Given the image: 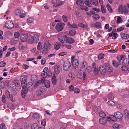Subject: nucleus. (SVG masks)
<instances>
[{"label": "nucleus", "instance_id": "36", "mask_svg": "<svg viewBox=\"0 0 129 129\" xmlns=\"http://www.w3.org/2000/svg\"><path fill=\"white\" fill-rule=\"evenodd\" d=\"M108 105L111 106H114L115 105V103L112 101H109L108 102Z\"/></svg>", "mask_w": 129, "mask_h": 129}, {"label": "nucleus", "instance_id": "5", "mask_svg": "<svg viewBox=\"0 0 129 129\" xmlns=\"http://www.w3.org/2000/svg\"><path fill=\"white\" fill-rule=\"evenodd\" d=\"M106 71L109 72H111L113 71L112 68L108 63H104Z\"/></svg>", "mask_w": 129, "mask_h": 129}, {"label": "nucleus", "instance_id": "20", "mask_svg": "<svg viewBox=\"0 0 129 129\" xmlns=\"http://www.w3.org/2000/svg\"><path fill=\"white\" fill-rule=\"evenodd\" d=\"M99 121L100 123L105 124L106 123L107 120L106 119L101 118L99 119Z\"/></svg>", "mask_w": 129, "mask_h": 129}, {"label": "nucleus", "instance_id": "33", "mask_svg": "<svg viewBox=\"0 0 129 129\" xmlns=\"http://www.w3.org/2000/svg\"><path fill=\"white\" fill-rule=\"evenodd\" d=\"M92 17L94 20H96L98 19L100 17L99 15L97 14H95V13L93 14Z\"/></svg>", "mask_w": 129, "mask_h": 129}, {"label": "nucleus", "instance_id": "42", "mask_svg": "<svg viewBox=\"0 0 129 129\" xmlns=\"http://www.w3.org/2000/svg\"><path fill=\"white\" fill-rule=\"evenodd\" d=\"M94 26L98 28H100L101 27V24L99 22H96Z\"/></svg>", "mask_w": 129, "mask_h": 129}, {"label": "nucleus", "instance_id": "61", "mask_svg": "<svg viewBox=\"0 0 129 129\" xmlns=\"http://www.w3.org/2000/svg\"><path fill=\"white\" fill-rule=\"evenodd\" d=\"M46 123V120L45 119L42 120L41 121V124L44 126H45Z\"/></svg>", "mask_w": 129, "mask_h": 129}, {"label": "nucleus", "instance_id": "51", "mask_svg": "<svg viewBox=\"0 0 129 129\" xmlns=\"http://www.w3.org/2000/svg\"><path fill=\"white\" fill-rule=\"evenodd\" d=\"M19 48L20 49L23 50L24 49V47L21 43H20L19 45Z\"/></svg>", "mask_w": 129, "mask_h": 129}, {"label": "nucleus", "instance_id": "35", "mask_svg": "<svg viewBox=\"0 0 129 129\" xmlns=\"http://www.w3.org/2000/svg\"><path fill=\"white\" fill-rule=\"evenodd\" d=\"M91 2L93 5L97 6L98 5V0H91Z\"/></svg>", "mask_w": 129, "mask_h": 129}, {"label": "nucleus", "instance_id": "10", "mask_svg": "<svg viewBox=\"0 0 129 129\" xmlns=\"http://www.w3.org/2000/svg\"><path fill=\"white\" fill-rule=\"evenodd\" d=\"M65 37H66L65 41L66 43L71 44L74 42V40L73 39L71 38L68 37L66 36Z\"/></svg>", "mask_w": 129, "mask_h": 129}, {"label": "nucleus", "instance_id": "58", "mask_svg": "<svg viewBox=\"0 0 129 129\" xmlns=\"http://www.w3.org/2000/svg\"><path fill=\"white\" fill-rule=\"evenodd\" d=\"M123 7H122V5H120L118 8V10L120 12L123 13Z\"/></svg>", "mask_w": 129, "mask_h": 129}, {"label": "nucleus", "instance_id": "60", "mask_svg": "<svg viewBox=\"0 0 129 129\" xmlns=\"http://www.w3.org/2000/svg\"><path fill=\"white\" fill-rule=\"evenodd\" d=\"M62 18L64 22H66L68 21V18L65 15H63L62 16Z\"/></svg>", "mask_w": 129, "mask_h": 129}, {"label": "nucleus", "instance_id": "32", "mask_svg": "<svg viewBox=\"0 0 129 129\" xmlns=\"http://www.w3.org/2000/svg\"><path fill=\"white\" fill-rule=\"evenodd\" d=\"M85 71L86 72L90 73L92 72V69L90 67L88 66L86 68Z\"/></svg>", "mask_w": 129, "mask_h": 129}, {"label": "nucleus", "instance_id": "37", "mask_svg": "<svg viewBox=\"0 0 129 129\" xmlns=\"http://www.w3.org/2000/svg\"><path fill=\"white\" fill-rule=\"evenodd\" d=\"M87 66V63L86 62L84 61H83L81 64V68H84L85 67Z\"/></svg>", "mask_w": 129, "mask_h": 129}, {"label": "nucleus", "instance_id": "52", "mask_svg": "<svg viewBox=\"0 0 129 129\" xmlns=\"http://www.w3.org/2000/svg\"><path fill=\"white\" fill-rule=\"evenodd\" d=\"M108 98L110 100H112L114 98V96L112 95V93H109L108 96Z\"/></svg>", "mask_w": 129, "mask_h": 129}, {"label": "nucleus", "instance_id": "9", "mask_svg": "<svg viewBox=\"0 0 129 129\" xmlns=\"http://www.w3.org/2000/svg\"><path fill=\"white\" fill-rule=\"evenodd\" d=\"M33 84L32 83L30 82L28 83L26 86H25L24 89L26 90H29L31 91L33 88Z\"/></svg>", "mask_w": 129, "mask_h": 129}, {"label": "nucleus", "instance_id": "62", "mask_svg": "<svg viewBox=\"0 0 129 129\" xmlns=\"http://www.w3.org/2000/svg\"><path fill=\"white\" fill-rule=\"evenodd\" d=\"M124 114L125 116H129V112L126 109L124 110Z\"/></svg>", "mask_w": 129, "mask_h": 129}, {"label": "nucleus", "instance_id": "27", "mask_svg": "<svg viewBox=\"0 0 129 129\" xmlns=\"http://www.w3.org/2000/svg\"><path fill=\"white\" fill-rule=\"evenodd\" d=\"M45 86L47 88H49L50 87V82L48 80L45 81L44 82Z\"/></svg>", "mask_w": 129, "mask_h": 129}, {"label": "nucleus", "instance_id": "46", "mask_svg": "<svg viewBox=\"0 0 129 129\" xmlns=\"http://www.w3.org/2000/svg\"><path fill=\"white\" fill-rule=\"evenodd\" d=\"M33 117L35 119H38L40 117V116L39 114L37 113L34 114L33 116Z\"/></svg>", "mask_w": 129, "mask_h": 129}, {"label": "nucleus", "instance_id": "39", "mask_svg": "<svg viewBox=\"0 0 129 129\" xmlns=\"http://www.w3.org/2000/svg\"><path fill=\"white\" fill-rule=\"evenodd\" d=\"M121 69L123 71H126L129 70V68L125 66H123L121 68Z\"/></svg>", "mask_w": 129, "mask_h": 129}, {"label": "nucleus", "instance_id": "15", "mask_svg": "<svg viewBox=\"0 0 129 129\" xmlns=\"http://www.w3.org/2000/svg\"><path fill=\"white\" fill-rule=\"evenodd\" d=\"M67 54V52H61L58 54V55H56L55 54L53 53L51 54L48 56H63Z\"/></svg>", "mask_w": 129, "mask_h": 129}, {"label": "nucleus", "instance_id": "50", "mask_svg": "<svg viewBox=\"0 0 129 129\" xmlns=\"http://www.w3.org/2000/svg\"><path fill=\"white\" fill-rule=\"evenodd\" d=\"M34 37V41L35 43H37V42L38 41L39 39V37L38 35H36Z\"/></svg>", "mask_w": 129, "mask_h": 129}, {"label": "nucleus", "instance_id": "11", "mask_svg": "<svg viewBox=\"0 0 129 129\" xmlns=\"http://www.w3.org/2000/svg\"><path fill=\"white\" fill-rule=\"evenodd\" d=\"M78 78L79 79H81L82 78L83 80H84L86 78V74L85 72H83V74H79L77 76Z\"/></svg>", "mask_w": 129, "mask_h": 129}, {"label": "nucleus", "instance_id": "24", "mask_svg": "<svg viewBox=\"0 0 129 129\" xmlns=\"http://www.w3.org/2000/svg\"><path fill=\"white\" fill-rule=\"evenodd\" d=\"M53 85H55L56 83L57 79L56 77L55 76H54L52 77L51 79Z\"/></svg>", "mask_w": 129, "mask_h": 129}, {"label": "nucleus", "instance_id": "8", "mask_svg": "<svg viewBox=\"0 0 129 129\" xmlns=\"http://www.w3.org/2000/svg\"><path fill=\"white\" fill-rule=\"evenodd\" d=\"M27 79V77L25 75H22L20 77V80L21 81V84L23 87V86H22V84H25L26 83V80Z\"/></svg>", "mask_w": 129, "mask_h": 129}, {"label": "nucleus", "instance_id": "45", "mask_svg": "<svg viewBox=\"0 0 129 129\" xmlns=\"http://www.w3.org/2000/svg\"><path fill=\"white\" fill-rule=\"evenodd\" d=\"M76 33L75 30H71L69 31V34L71 36H73L75 35Z\"/></svg>", "mask_w": 129, "mask_h": 129}, {"label": "nucleus", "instance_id": "41", "mask_svg": "<svg viewBox=\"0 0 129 129\" xmlns=\"http://www.w3.org/2000/svg\"><path fill=\"white\" fill-rule=\"evenodd\" d=\"M106 7L110 12L111 13L112 12V9L109 5H106Z\"/></svg>", "mask_w": 129, "mask_h": 129}, {"label": "nucleus", "instance_id": "34", "mask_svg": "<svg viewBox=\"0 0 129 129\" xmlns=\"http://www.w3.org/2000/svg\"><path fill=\"white\" fill-rule=\"evenodd\" d=\"M123 13H127L129 10V7H127L126 6H124L123 7Z\"/></svg>", "mask_w": 129, "mask_h": 129}, {"label": "nucleus", "instance_id": "14", "mask_svg": "<svg viewBox=\"0 0 129 129\" xmlns=\"http://www.w3.org/2000/svg\"><path fill=\"white\" fill-rule=\"evenodd\" d=\"M54 71L56 74H58L59 73L60 71V68L59 65H57L55 66Z\"/></svg>", "mask_w": 129, "mask_h": 129}, {"label": "nucleus", "instance_id": "48", "mask_svg": "<svg viewBox=\"0 0 129 129\" xmlns=\"http://www.w3.org/2000/svg\"><path fill=\"white\" fill-rule=\"evenodd\" d=\"M120 125L117 123H115L113 125L112 127L114 128H120Z\"/></svg>", "mask_w": 129, "mask_h": 129}, {"label": "nucleus", "instance_id": "54", "mask_svg": "<svg viewBox=\"0 0 129 129\" xmlns=\"http://www.w3.org/2000/svg\"><path fill=\"white\" fill-rule=\"evenodd\" d=\"M112 33L113 35L112 38L113 39L115 40L116 39L118 36V35L117 33L112 32Z\"/></svg>", "mask_w": 129, "mask_h": 129}, {"label": "nucleus", "instance_id": "64", "mask_svg": "<svg viewBox=\"0 0 129 129\" xmlns=\"http://www.w3.org/2000/svg\"><path fill=\"white\" fill-rule=\"evenodd\" d=\"M46 73H47V76L49 77H50L51 76L52 72L51 71H47Z\"/></svg>", "mask_w": 129, "mask_h": 129}, {"label": "nucleus", "instance_id": "56", "mask_svg": "<svg viewBox=\"0 0 129 129\" xmlns=\"http://www.w3.org/2000/svg\"><path fill=\"white\" fill-rule=\"evenodd\" d=\"M5 94L7 97L9 98L10 97V95L9 92L8 90H7L5 92Z\"/></svg>", "mask_w": 129, "mask_h": 129}, {"label": "nucleus", "instance_id": "19", "mask_svg": "<svg viewBox=\"0 0 129 129\" xmlns=\"http://www.w3.org/2000/svg\"><path fill=\"white\" fill-rule=\"evenodd\" d=\"M84 3L87 6L89 7H92V5L91 3V0H85Z\"/></svg>", "mask_w": 129, "mask_h": 129}, {"label": "nucleus", "instance_id": "57", "mask_svg": "<svg viewBox=\"0 0 129 129\" xmlns=\"http://www.w3.org/2000/svg\"><path fill=\"white\" fill-rule=\"evenodd\" d=\"M41 75L42 77L44 78H46L47 76V73H46V72H44L42 73Z\"/></svg>", "mask_w": 129, "mask_h": 129}, {"label": "nucleus", "instance_id": "43", "mask_svg": "<svg viewBox=\"0 0 129 129\" xmlns=\"http://www.w3.org/2000/svg\"><path fill=\"white\" fill-rule=\"evenodd\" d=\"M42 91L41 90H38L36 92V94L38 96H39L42 94Z\"/></svg>", "mask_w": 129, "mask_h": 129}, {"label": "nucleus", "instance_id": "40", "mask_svg": "<svg viewBox=\"0 0 129 129\" xmlns=\"http://www.w3.org/2000/svg\"><path fill=\"white\" fill-rule=\"evenodd\" d=\"M42 48V44L40 42L38 43L37 46V49L39 50H41Z\"/></svg>", "mask_w": 129, "mask_h": 129}, {"label": "nucleus", "instance_id": "21", "mask_svg": "<svg viewBox=\"0 0 129 129\" xmlns=\"http://www.w3.org/2000/svg\"><path fill=\"white\" fill-rule=\"evenodd\" d=\"M28 41L30 43H32L34 41V36H30L28 37Z\"/></svg>", "mask_w": 129, "mask_h": 129}, {"label": "nucleus", "instance_id": "31", "mask_svg": "<svg viewBox=\"0 0 129 129\" xmlns=\"http://www.w3.org/2000/svg\"><path fill=\"white\" fill-rule=\"evenodd\" d=\"M36 82L34 86V88H36L38 86L41 84V81H40V80L37 81Z\"/></svg>", "mask_w": 129, "mask_h": 129}, {"label": "nucleus", "instance_id": "23", "mask_svg": "<svg viewBox=\"0 0 129 129\" xmlns=\"http://www.w3.org/2000/svg\"><path fill=\"white\" fill-rule=\"evenodd\" d=\"M76 57H72L71 59V62L73 63V62H74V63H79V62L78 59H77L75 58Z\"/></svg>", "mask_w": 129, "mask_h": 129}, {"label": "nucleus", "instance_id": "59", "mask_svg": "<svg viewBox=\"0 0 129 129\" xmlns=\"http://www.w3.org/2000/svg\"><path fill=\"white\" fill-rule=\"evenodd\" d=\"M117 23H120L122 22V20L121 18L119 16H117Z\"/></svg>", "mask_w": 129, "mask_h": 129}, {"label": "nucleus", "instance_id": "12", "mask_svg": "<svg viewBox=\"0 0 129 129\" xmlns=\"http://www.w3.org/2000/svg\"><path fill=\"white\" fill-rule=\"evenodd\" d=\"M27 38V36L25 34L21 35L20 36L21 40L23 42H25L26 41Z\"/></svg>", "mask_w": 129, "mask_h": 129}, {"label": "nucleus", "instance_id": "1", "mask_svg": "<svg viewBox=\"0 0 129 129\" xmlns=\"http://www.w3.org/2000/svg\"><path fill=\"white\" fill-rule=\"evenodd\" d=\"M76 4L81 9L85 11H88V8L84 6V4L83 0H79L77 1H76Z\"/></svg>", "mask_w": 129, "mask_h": 129}, {"label": "nucleus", "instance_id": "16", "mask_svg": "<svg viewBox=\"0 0 129 129\" xmlns=\"http://www.w3.org/2000/svg\"><path fill=\"white\" fill-rule=\"evenodd\" d=\"M79 27L83 28V29L84 30H86L87 29V27L88 25L87 24H84L82 23H80L78 25Z\"/></svg>", "mask_w": 129, "mask_h": 129}, {"label": "nucleus", "instance_id": "63", "mask_svg": "<svg viewBox=\"0 0 129 129\" xmlns=\"http://www.w3.org/2000/svg\"><path fill=\"white\" fill-rule=\"evenodd\" d=\"M79 63H74V62H73V63H72V66L75 69H76L78 67Z\"/></svg>", "mask_w": 129, "mask_h": 129}, {"label": "nucleus", "instance_id": "22", "mask_svg": "<svg viewBox=\"0 0 129 129\" xmlns=\"http://www.w3.org/2000/svg\"><path fill=\"white\" fill-rule=\"evenodd\" d=\"M66 36H59L58 37V39L60 42L62 43H63L66 40Z\"/></svg>", "mask_w": 129, "mask_h": 129}, {"label": "nucleus", "instance_id": "25", "mask_svg": "<svg viewBox=\"0 0 129 129\" xmlns=\"http://www.w3.org/2000/svg\"><path fill=\"white\" fill-rule=\"evenodd\" d=\"M108 118L110 119L111 120L113 121H115L117 120V119L115 115H110Z\"/></svg>", "mask_w": 129, "mask_h": 129}, {"label": "nucleus", "instance_id": "2", "mask_svg": "<svg viewBox=\"0 0 129 129\" xmlns=\"http://www.w3.org/2000/svg\"><path fill=\"white\" fill-rule=\"evenodd\" d=\"M71 64L69 61H66L64 63L63 69V70L66 71H69L70 68Z\"/></svg>", "mask_w": 129, "mask_h": 129}, {"label": "nucleus", "instance_id": "49", "mask_svg": "<svg viewBox=\"0 0 129 129\" xmlns=\"http://www.w3.org/2000/svg\"><path fill=\"white\" fill-rule=\"evenodd\" d=\"M34 19L32 17H29L27 19V22L29 23H31L33 22Z\"/></svg>", "mask_w": 129, "mask_h": 129}, {"label": "nucleus", "instance_id": "28", "mask_svg": "<svg viewBox=\"0 0 129 129\" xmlns=\"http://www.w3.org/2000/svg\"><path fill=\"white\" fill-rule=\"evenodd\" d=\"M113 65L115 67L117 68L119 66L118 63L115 60H113L112 61Z\"/></svg>", "mask_w": 129, "mask_h": 129}, {"label": "nucleus", "instance_id": "6", "mask_svg": "<svg viewBox=\"0 0 129 129\" xmlns=\"http://www.w3.org/2000/svg\"><path fill=\"white\" fill-rule=\"evenodd\" d=\"M44 47L45 49L46 50V52L43 51L42 53L43 54L47 52V50H49L51 47V45L48 42H46L44 43Z\"/></svg>", "mask_w": 129, "mask_h": 129}, {"label": "nucleus", "instance_id": "55", "mask_svg": "<svg viewBox=\"0 0 129 129\" xmlns=\"http://www.w3.org/2000/svg\"><path fill=\"white\" fill-rule=\"evenodd\" d=\"M2 99L3 102L4 103L6 102L7 100L6 98L4 95H3L2 97Z\"/></svg>", "mask_w": 129, "mask_h": 129}, {"label": "nucleus", "instance_id": "26", "mask_svg": "<svg viewBox=\"0 0 129 129\" xmlns=\"http://www.w3.org/2000/svg\"><path fill=\"white\" fill-rule=\"evenodd\" d=\"M123 64H127L129 63V58H126L123 59L122 62Z\"/></svg>", "mask_w": 129, "mask_h": 129}, {"label": "nucleus", "instance_id": "18", "mask_svg": "<svg viewBox=\"0 0 129 129\" xmlns=\"http://www.w3.org/2000/svg\"><path fill=\"white\" fill-rule=\"evenodd\" d=\"M121 37L123 39H127L129 38V35L128 34H125L122 33L120 34Z\"/></svg>", "mask_w": 129, "mask_h": 129}, {"label": "nucleus", "instance_id": "53", "mask_svg": "<svg viewBox=\"0 0 129 129\" xmlns=\"http://www.w3.org/2000/svg\"><path fill=\"white\" fill-rule=\"evenodd\" d=\"M60 47V46L58 43H56L54 45V48L57 50Z\"/></svg>", "mask_w": 129, "mask_h": 129}, {"label": "nucleus", "instance_id": "38", "mask_svg": "<svg viewBox=\"0 0 129 129\" xmlns=\"http://www.w3.org/2000/svg\"><path fill=\"white\" fill-rule=\"evenodd\" d=\"M99 116L102 118H105L106 117V115L105 113L103 112H101L99 113Z\"/></svg>", "mask_w": 129, "mask_h": 129}, {"label": "nucleus", "instance_id": "30", "mask_svg": "<svg viewBox=\"0 0 129 129\" xmlns=\"http://www.w3.org/2000/svg\"><path fill=\"white\" fill-rule=\"evenodd\" d=\"M23 91L21 92V95L22 98H24L25 97V94L27 93V90H26L23 87V89H22Z\"/></svg>", "mask_w": 129, "mask_h": 129}, {"label": "nucleus", "instance_id": "47", "mask_svg": "<svg viewBox=\"0 0 129 129\" xmlns=\"http://www.w3.org/2000/svg\"><path fill=\"white\" fill-rule=\"evenodd\" d=\"M20 11L18 9L16 10L15 11V14L16 15H20Z\"/></svg>", "mask_w": 129, "mask_h": 129}, {"label": "nucleus", "instance_id": "44", "mask_svg": "<svg viewBox=\"0 0 129 129\" xmlns=\"http://www.w3.org/2000/svg\"><path fill=\"white\" fill-rule=\"evenodd\" d=\"M86 13L88 15L91 16L94 14L95 13V12L93 11H91L90 12H86Z\"/></svg>", "mask_w": 129, "mask_h": 129}, {"label": "nucleus", "instance_id": "3", "mask_svg": "<svg viewBox=\"0 0 129 129\" xmlns=\"http://www.w3.org/2000/svg\"><path fill=\"white\" fill-rule=\"evenodd\" d=\"M65 25L64 23H58L56 26V29L58 31H61L63 29Z\"/></svg>", "mask_w": 129, "mask_h": 129}, {"label": "nucleus", "instance_id": "17", "mask_svg": "<svg viewBox=\"0 0 129 129\" xmlns=\"http://www.w3.org/2000/svg\"><path fill=\"white\" fill-rule=\"evenodd\" d=\"M31 81L34 82H36L38 80V78L35 75H33L31 77Z\"/></svg>", "mask_w": 129, "mask_h": 129}, {"label": "nucleus", "instance_id": "29", "mask_svg": "<svg viewBox=\"0 0 129 129\" xmlns=\"http://www.w3.org/2000/svg\"><path fill=\"white\" fill-rule=\"evenodd\" d=\"M101 10L103 13H105L106 12L107 10L106 8L104 5H102L101 6Z\"/></svg>", "mask_w": 129, "mask_h": 129}, {"label": "nucleus", "instance_id": "4", "mask_svg": "<svg viewBox=\"0 0 129 129\" xmlns=\"http://www.w3.org/2000/svg\"><path fill=\"white\" fill-rule=\"evenodd\" d=\"M5 25L6 27L8 28H12L14 26L13 22L10 20L7 21Z\"/></svg>", "mask_w": 129, "mask_h": 129}, {"label": "nucleus", "instance_id": "7", "mask_svg": "<svg viewBox=\"0 0 129 129\" xmlns=\"http://www.w3.org/2000/svg\"><path fill=\"white\" fill-rule=\"evenodd\" d=\"M98 69L100 73L101 74L104 75L106 74V70L104 66L102 65L100 66L98 68Z\"/></svg>", "mask_w": 129, "mask_h": 129}, {"label": "nucleus", "instance_id": "13", "mask_svg": "<svg viewBox=\"0 0 129 129\" xmlns=\"http://www.w3.org/2000/svg\"><path fill=\"white\" fill-rule=\"evenodd\" d=\"M114 115L115 116L116 119H121V118L123 116L122 114L121 113L117 112L114 113Z\"/></svg>", "mask_w": 129, "mask_h": 129}]
</instances>
